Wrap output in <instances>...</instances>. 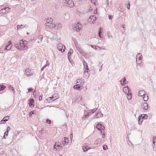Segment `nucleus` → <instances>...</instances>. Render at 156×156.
<instances>
[{
  "label": "nucleus",
  "instance_id": "cd10ccee",
  "mask_svg": "<svg viewBox=\"0 0 156 156\" xmlns=\"http://www.w3.org/2000/svg\"><path fill=\"white\" fill-rule=\"evenodd\" d=\"M143 96H144V97H143V98L144 100V101H146L148 100V96L147 94H145V95H144Z\"/></svg>",
  "mask_w": 156,
  "mask_h": 156
},
{
  "label": "nucleus",
  "instance_id": "79ce46f5",
  "mask_svg": "<svg viewBox=\"0 0 156 156\" xmlns=\"http://www.w3.org/2000/svg\"><path fill=\"white\" fill-rule=\"evenodd\" d=\"M88 72L86 71V70L85 69L84 72V74L85 75H86V77H89V75Z\"/></svg>",
  "mask_w": 156,
  "mask_h": 156
},
{
  "label": "nucleus",
  "instance_id": "680f3d73",
  "mask_svg": "<svg viewBox=\"0 0 156 156\" xmlns=\"http://www.w3.org/2000/svg\"><path fill=\"white\" fill-rule=\"evenodd\" d=\"M102 29V28H99V33H101V31Z\"/></svg>",
  "mask_w": 156,
  "mask_h": 156
},
{
  "label": "nucleus",
  "instance_id": "f3484780",
  "mask_svg": "<svg viewBox=\"0 0 156 156\" xmlns=\"http://www.w3.org/2000/svg\"><path fill=\"white\" fill-rule=\"evenodd\" d=\"M30 70L29 68H28L27 69H26L25 70V72L26 73V74L28 76H31L32 75V73H30Z\"/></svg>",
  "mask_w": 156,
  "mask_h": 156
},
{
  "label": "nucleus",
  "instance_id": "2f4dec72",
  "mask_svg": "<svg viewBox=\"0 0 156 156\" xmlns=\"http://www.w3.org/2000/svg\"><path fill=\"white\" fill-rule=\"evenodd\" d=\"M140 115L141 116V117L143 118V119H147L148 117L147 115L146 114H141Z\"/></svg>",
  "mask_w": 156,
  "mask_h": 156
},
{
  "label": "nucleus",
  "instance_id": "a19ab883",
  "mask_svg": "<svg viewBox=\"0 0 156 156\" xmlns=\"http://www.w3.org/2000/svg\"><path fill=\"white\" fill-rule=\"evenodd\" d=\"M156 139V137L155 136H154L153 138V144H155V140Z\"/></svg>",
  "mask_w": 156,
  "mask_h": 156
},
{
  "label": "nucleus",
  "instance_id": "a878e982",
  "mask_svg": "<svg viewBox=\"0 0 156 156\" xmlns=\"http://www.w3.org/2000/svg\"><path fill=\"white\" fill-rule=\"evenodd\" d=\"M101 140L100 138H98L94 142V144L97 145L98 144H100L101 142Z\"/></svg>",
  "mask_w": 156,
  "mask_h": 156
},
{
  "label": "nucleus",
  "instance_id": "a18cd8bd",
  "mask_svg": "<svg viewBox=\"0 0 156 156\" xmlns=\"http://www.w3.org/2000/svg\"><path fill=\"white\" fill-rule=\"evenodd\" d=\"M103 149L104 150H105L108 149V147L106 145H105L103 146Z\"/></svg>",
  "mask_w": 156,
  "mask_h": 156
},
{
  "label": "nucleus",
  "instance_id": "2eb2a0df",
  "mask_svg": "<svg viewBox=\"0 0 156 156\" xmlns=\"http://www.w3.org/2000/svg\"><path fill=\"white\" fill-rule=\"evenodd\" d=\"M45 24L46 26H48V27H49L50 28H54V25L52 23V21H50V23L48 22V21H46Z\"/></svg>",
  "mask_w": 156,
  "mask_h": 156
},
{
  "label": "nucleus",
  "instance_id": "7c9ffc66",
  "mask_svg": "<svg viewBox=\"0 0 156 156\" xmlns=\"http://www.w3.org/2000/svg\"><path fill=\"white\" fill-rule=\"evenodd\" d=\"M123 91L125 90L126 91H127L126 90H127L128 92H129V91L131 90L129 89L128 86H127L123 87Z\"/></svg>",
  "mask_w": 156,
  "mask_h": 156
},
{
  "label": "nucleus",
  "instance_id": "864d4df0",
  "mask_svg": "<svg viewBox=\"0 0 156 156\" xmlns=\"http://www.w3.org/2000/svg\"><path fill=\"white\" fill-rule=\"evenodd\" d=\"M101 131L102 132V130L105 129V127L104 126H102V125H101Z\"/></svg>",
  "mask_w": 156,
  "mask_h": 156
},
{
  "label": "nucleus",
  "instance_id": "6ab92c4d",
  "mask_svg": "<svg viewBox=\"0 0 156 156\" xmlns=\"http://www.w3.org/2000/svg\"><path fill=\"white\" fill-rule=\"evenodd\" d=\"M120 82L122 86H125L126 84L128 82L126 81V77H124L123 79V83H122V80L120 81Z\"/></svg>",
  "mask_w": 156,
  "mask_h": 156
},
{
  "label": "nucleus",
  "instance_id": "f03ea898",
  "mask_svg": "<svg viewBox=\"0 0 156 156\" xmlns=\"http://www.w3.org/2000/svg\"><path fill=\"white\" fill-rule=\"evenodd\" d=\"M73 29L77 32L80 31L82 27L81 24L79 22L73 24Z\"/></svg>",
  "mask_w": 156,
  "mask_h": 156
},
{
  "label": "nucleus",
  "instance_id": "052dcab7",
  "mask_svg": "<svg viewBox=\"0 0 156 156\" xmlns=\"http://www.w3.org/2000/svg\"><path fill=\"white\" fill-rule=\"evenodd\" d=\"M8 131L5 132L4 133V135H6V136H8Z\"/></svg>",
  "mask_w": 156,
  "mask_h": 156
},
{
  "label": "nucleus",
  "instance_id": "9b49d317",
  "mask_svg": "<svg viewBox=\"0 0 156 156\" xmlns=\"http://www.w3.org/2000/svg\"><path fill=\"white\" fill-rule=\"evenodd\" d=\"M9 116H5L4 117V118L2 119V120L1 121V124H4L6 121L8 120L9 119Z\"/></svg>",
  "mask_w": 156,
  "mask_h": 156
},
{
  "label": "nucleus",
  "instance_id": "de8ad7c7",
  "mask_svg": "<svg viewBox=\"0 0 156 156\" xmlns=\"http://www.w3.org/2000/svg\"><path fill=\"white\" fill-rule=\"evenodd\" d=\"M56 37L54 36H53L51 38V40H56Z\"/></svg>",
  "mask_w": 156,
  "mask_h": 156
},
{
  "label": "nucleus",
  "instance_id": "338daca9",
  "mask_svg": "<svg viewBox=\"0 0 156 156\" xmlns=\"http://www.w3.org/2000/svg\"><path fill=\"white\" fill-rule=\"evenodd\" d=\"M91 1L92 2H94L95 4L96 2V0H91Z\"/></svg>",
  "mask_w": 156,
  "mask_h": 156
},
{
  "label": "nucleus",
  "instance_id": "c03bdc74",
  "mask_svg": "<svg viewBox=\"0 0 156 156\" xmlns=\"http://www.w3.org/2000/svg\"><path fill=\"white\" fill-rule=\"evenodd\" d=\"M46 122L47 123L50 124L51 123V121L48 119H47L46 120Z\"/></svg>",
  "mask_w": 156,
  "mask_h": 156
},
{
  "label": "nucleus",
  "instance_id": "c756f323",
  "mask_svg": "<svg viewBox=\"0 0 156 156\" xmlns=\"http://www.w3.org/2000/svg\"><path fill=\"white\" fill-rule=\"evenodd\" d=\"M4 9L5 11V12L6 13H7L9 12L10 11V10L11 9V8H9V7H6L4 8Z\"/></svg>",
  "mask_w": 156,
  "mask_h": 156
},
{
  "label": "nucleus",
  "instance_id": "c85d7f7f",
  "mask_svg": "<svg viewBox=\"0 0 156 156\" xmlns=\"http://www.w3.org/2000/svg\"><path fill=\"white\" fill-rule=\"evenodd\" d=\"M73 88L76 90H79V89L80 88V86L79 84H77L76 85L74 86Z\"/></svg>",
  "mask_w": 156,
  "mask_h": 156
},
{
  "label": "nucleus",
  "instance_id": "39448f33",
  "mask_svg": "<svg viewBox=\"0 0 156 156\" xmlns=\"http://www.w3.org/2000/svg\"><path fill=\"white\" fill-rule=\"evenodd\" d=\"M96 19V17L95 15L91 16L90 17V18L88 19V21L90 23H94L95 20Z\"/></svg>",
  "mask_w": 156,
  "mask_h": 156
},
{
  "label": "nucleus",
  "instance_id": "6e6552de",
  "mask_svg": "<svg viewBox=\"0 0 156 156\" xmlns=\"http://www.w3.org/2000/svg\"><path fill=\"white\" fill-rule=\"evenodd\" d=\"M142 56L140 53H139L136 56V62H137V59H138V60L140 61L139 63H137V64H140L141 62V60L142 59Z\"/></svg>",
  "mask_w": 156,
  "mask_h": 156
},
{
  "label": "nucleus",
  "instance_id": "f704fd0d",
  "mask_svg": "<svg viewBox=\"0 0 156 156\" xmlns=\"http://www.w3.org/2000/svg\"><path fill=\"white\" fill-rule=\"evenodd\" d=\"M91 46L92 48H94L95 49H97L98 48H99V49L100 50L101 48L98 46H95L94 45H91Z\"/></svg>",
  "mask_w": 156,
  "mask_h": 156
},
{
  "label": "nucleus",
  "instance_id": "8fccbe9b",
  "mask_svg": "<svg viewBox=\"0 0 156 156\" xmlns=\"http://www.w3.org/2000/svg\"><path fill=\"white\" fill-rule=\"evenodd\" d=\"M52 20L51 19V18H50L48 19L46 21H48V22H50V21H52L51 20Z\"/></svg>",
  "mask_w": 156,
  "mask_h": 156
},
{
  "label": "nucleus",
  "instance_id": "412c9836",
  "mask_svg": "<svg viewBox=\"0 0 156 156\" xmlns=\"http://www.w3.org/2000/svg\"><path fill=\"white\" fill-rule=\"evenodd\" d=\"M145 92L144 90H140L139 91L138 93V96H143L145 94Z\"/></svg>",
  "mask_w": 156,
  "mask_h": 156
},
{
  "label": "nucleus",
  "instance_id": "f257e3e1",
  "mask_svg": "<svg viewBox=\"0 0 156 156\" xmlns=\"http://www.w3.org/2000/svg\"><path fill=\"white\" fill-rule=\"evenodd\" d=\"M63 3V5L70 8H72L74 6V3L72 0H64Z\"/></svg>",
  "mask_w": 156,
  "mask_h": 156
},
{
  "label": "nucleus",
  "instance_id": "dca6fc26",
  "mask_svg": "<svg viewBox=\"0 0 156 156\" xmlns=\"http://www.w3.org/2000/svg\"><path fill=\"white\" fill-rule=\"evenodd\" d=\"M142 107L145 110H147L148 108V105L147 103L145 102L141 105Z\"/></svg>",
  "mask_w": 156,
  "mask_h": 156
},
{
  "label": "nucleus",
  "instance_id": "58836bf2",
  "mask_svg": "<svg viewBox=\"0 0 156 156\" xmlns=\"http://www.w3.org/2000/svg\"><path fill=\"white\" fill-rule=\"evenodd\" d=\"M89 116V114H88L87 115H84L82 117V119L83 120H85L86 118H87Z\"/></svg>",
  "mask_w": 156,
  "mask_h": 156
},
{
  "label": "nucleus",
  "instance_id": "7ed1b4c3",
  "mask_svg": "<svg viewBox=\"0 0 156 156\" xmlns=\"http://www.w3.org/2000/svg\"><path fill=\"white\" fill-rule=\"evenodd\" d=\"M57 48L58 50L61 51L62 52H64L66 49L65 46L61 43L58 44L57 46Z\"/></svg>",
  "mask_w": 156,
  "mask_h": 156
},
{
  "label": "nucleus",
  "instance_id": "a211bd4d",
  "mask_svg": "<svg viewBox=\"0 0 156 156\" xmlns=\"http://www.w3.org/2000/svg\"><path fill=\"white\" fill-rule=\"evenodd\" d=\"M140 115H139L138 118V123L139 125L141 124L143 120V118Z\"/></svg>",
  "mask_w": 156,
  "mask_h": 156
},
{
  "label": "nucleus",
  "instance_id": "aec40b11",
  "mask_svg": "<svg viewBox=\"0 0 156 156\" xmlns=\"http://www.w3.org/2000/svg\"><path fill=\"white\" fill-rule=\"evenodd\" d=\"M127 98L128 100H130L132 98V94L131 92V90L129 91L127 94Z\"/></svg>",
  "mask_w": 156,
  "mask_h": 156
},
{
  "label": "nucleus",
  "instance_id": "4468645a",
  "mask_svg": "<svg viewBox=\"0 0 156 156\" xmlns=\"http://www.w3.org/2000/svg\"><path fill=\"white\" fill-rule=\"evenodd\" d=\"M83 63L84 66V67L85 68V69L86 70V71L87 72H88V71H89V69L88 68V65L86 62L85 61L83 60Z\"/></svg>",
  "mask_w": 156,
  "mask_h": 156
},
{
  "label": "nucleus",
  "instance_id": "0eeeda50",
  "mask_svg": "<svg viewBox=\"0 0 156 156\" xmlns=\"http://www.w3.org/2000/svg\"><path fill=\"white\" fill-rule=\"evenodd\" d=\"M21 41H20V49L21 50H26L28 48V46L27 45H25L24 44H23V45H21L22 44V43H21Z\"/></svg>",
  "mask_w": 156,
  "mask_h": 156
},
{
  "label": "nucleus",
  "instance_id": "ea45409f",
  "mask_svg": "<svg viewBox=\"0 0 156 156\" xmlns=\"http://www.w3.org/2000/svg\"><path fill=\"white\" fill-rule=\"evenodd\" d=\"M20 44H15V46L16 47L19 49L20 50H21V49H20V46L19 45Z\"/></svg>",
  "mask_w": 156,
  "mask_h": 156
},
{
  "label": "nucleus",
  "instance_id": "69168bd1",
  "mask_svg": "<svg viewBox=\"0 0 156 156\" xmlns=\"http://www.w3.org/2000/svg\"><path fill=\"white\" fill-rule=\"evenodd\" d=\"M101 33H98L99 34H98V35L99 36V37H100L101 38H102L103 37H101Z\"/></svg>",
  "mask_w": 156,
  "mask_h": 156
},
{
  "label": "nucleus",
  "instance_id": "393cba45",
  "mask_svg": "<svg viewBox=\"0 0 156 156\" xmlns=\"http://www.w3.org/2000/svg\"><path fill=\"white\" fill-rule=\"evenodd\" d=\"M76 82L77 83H79L78 84H80L79 85H82L83 84L84 82L83 80L80 79L77 80Z\"/></svg>",
  "mask_w": 156,
  "mask_h": 156
},
{
  "label": "nucleus",
  "instance_id": "423d86ee",
  "mask_svg": "<svg viewBox=\"0 0 156 156\" xmlns=\"http://www.w3.org/2000/svg\"><path fill=\"white\" fill-rule=\"evenodd\" d=\"M12 44H11V41H9L6 44L5 47L4 49L5 50H9L11 49Z\"/></svg>",
  "mask_w": 156,
  "mask_h": 156
},
{
  "label": "nucleus",
  "instance_id": "09e8293b",
  "mask_svg": "<svg viewBox=\"0 0 156 156\" xmlns=\"http://www.w3.org/2000/svg\"><path fill=\"white\" fill-rule=\"evenodd\" d=\"M130 2H128V4L127 5V9H130Z\"/></svg>",
  "mask_w": 156,
  "mask_h": 156
},
{
  "label": "nucleus",
  "instance_id": "e2e57ef3",
  "mask_svg": "<svg viewBox=\"0 0 156 156\" xmlns=\"http://www.w3.org/2000/svg\"><path fill=\"white\" fill-rule=\"evenodd\" d=\"M36 90H35L34 93H33V94H34V96L35 95V96H36V92L35 91Z\"/></svg>",
  "mask_w": 156,
  "mask_h": 156
},
{
  "label": "nucleus",
  "instance_id": "49530a36",
  "mask_svg": "<svg viewBox=\"0 0 156 156\" xmlns=\"http://www.w3.org/2000/svg\"><path fill=\"white\" fill-rule=\"evenodd\" d=\"M107 34L108 38H110L111 37H110V32H108Z\"/></svg>",
  "mask_w": 156,
  "mask_h": 156
},
{
  "label": "nucleus",
  "instance_id": "4be33fe9",
  "mask_svg": "<svg viewBox=\"0 0 156 156\" xmlns=\"http://www.w3.org/2000/svg\"><path fill=\"white\" fill-rule=\"evenodd\" d=\"M101 124L100 123H98L97 124L96 126V128L98 130H99L101 133H102L101 130Z\"/></svg>",
  "mask_w": 156,
  "mask_h": 156
},
{
  "label": "nucleus",
  "instance_id": "5701e85b",
  "mask_svg": "<svg viewBox=\"0 0 156 156\" xmlns=\"http://www.w3.org/2000/svg\"><path fill=\"white\" fill-rule=\"evenodd\" d=\"M7 14L5 10L4 9V8H2L1 10H0V14L2 15H5Z\"/></svg>",
  "mask_w": 156,
  "mask_h": 156
},
{
  "label": "nucleus",
  "instance_id": "72a5a7b5",
  "mask_svg": "<svg viewBox=\"0 0 156 156\" xmlns=\"http://www.w3.org/2000/svg\"><path fill=\"white\" fill-rule=\"evenodd\" d=\"M43 38V37L42 35H40L39 36L38 39H39V41H38V43L41 42L42 41Z\"/></svg>",
  "mask_w": 156,
  "mask_h": 156
},
{
  "label": "nucleus",
  "instance_id": "b1692460",
  "mask_svg": "<svg viewBox=\"0 0 156 156\" xmlns=\"http://www.w3.org/2000/svg\"><path fill=\"white\" fill-rule=\"evenodd\" d=\"M103 114L101 112L97 113L95 115V118H97L99 117H101L102 116Z\"/></svg>",
  "mask_w": 156,
  "mask_h": 156
},
{
  "label": "nucleus",
  "instance_id": "603ef678",
  "mask_svg": "<svg viewBox=\"0 0 156 156\" xmlns=\"http://www.w3.org/2000/svg\"><path fill=\"white\" fill-rule=\"evenodd\" d=\"M97 108H95L92 110V113H94L95 111L97 110Z\"/></svg>",
  "mask_w": 156,
  "mask_h": 156
},
{
  "label": "nucleus",
  "instance_id": "1a4fd4ad",
  "mask_svg": "<svg viewBox=\"0 0 156 156\" xmlns=\"http://www.w3.org/2000/svg\"><path fill=\"white\" fill-rule=\"evenodd\" d=\"M69 139L68 138L64 137L62 139V143L64 146L67 145L68 144Z\"/></svg>",
  "mask_w": 156,
  "mask_h": 156
},
{
  "label": "nucleus",
  "instance_id": "9d476101",
  "mask_svg": "<svg viewBox=\"0 0 156 156\" xmlns=\"http://www.w3.org/2000/svg\"><path fill=\"white\" fill-rule=\"evenodd\" d=\"M90 148V147L87 145V144H85L84 146H83L82 149L83 151L85 152L87 151Z\"/></svg>",
  "mask_w": 156,
  "mask_h": 156
},
{
  "label": "nucleus",
  "instance_id": "bf43d9fd",
  "mask_svg": "<svg viewBox=\"0 0 156 156\" xmlns=\"http://www.w3.org/2000/svg\"><path fill=\"white\" fill-rule=\"evenodd\" d=\"M10 127L9 126L7 128V131H8V132H9V131L10 130Z\"/></svg>",
  "mask_w": 156,
  "mask_h": 156
},
{
  "label": "nucleus",
  "instance_id": "3c124183",
  "mask_svg": "<svg viewBox=\"0 0 156 156\" xmlns=\"http://www.w3.org/2000/svg\"><path fill=\"white\" fill-rule=\"evenodd\" d=\"M28 92H31L33 90V89L32 88H29L28 89Z\"/></svg>",
  "mask_w": 156,
  "mask_h": 156
},
{
  "label": "nucleus",
  "instance_id": "5fc2aeb1",
  "mask_svg": "<svg viewBox=\"0 0 156 156\" xmlns=\"http://www.w3.org/2000/svg\"><path fill=\"white\" fill-rule=\"evenodd\" d=\"M13 87H12V85H9L8 86V88L9 89H12V88H13Z\"/></svg>",
  "mask_w": 156,
  "mask_h": 156
},
{
  "label": "nucleus",
  "instance_id": "e433bc0d",
  "mask_svg": "<svg viewBox=\"0 0 156 156\" xmlns=\"http://www.w3.org/2000/svg\"><path fill=\"white\" fill-rule=\"evenodd\" d=\"M5 86L4 85H0V90H4L5 89Z\"/></svg>",
  "mask_w": 156,
  "mask_h": 156
},
{
  "label": "nucleus",
  "instance_id": "6e6d98bb",
  "mask_svg": "<svg viewBox=\"0 0 156 156\" xmlns=\"http://www.w3.org/2000/svg\"><path fill=\"white\" fill-rule=\"evenodd\" d=\"M34 114V112L31 111L29 113V115L30 116H31V115Z\"/></svg>",
  "mask_w": 156,
  "mask_h": 156
},
{
  "label": "nucleus",
  "instance_id": "ddd939ff",
  "mask_svg": "<svg viewBox=\"0 0 156 156\" xmlns=\"http://www.w3.org/2000/svg\"><path fill=\"white\" fill-rule=\"evenodd\" d=\"M29 106L31 107H33L34 106V101L33 98H31L29 100Z\"/></svg>",
  "mask_w": 156,
  "mask_h": 156
},
{
  "label": "nucleus",
  "instance_id": "f8f14e48",
  "mask_svg": "<svg viewBox=\"0 0 156 156\" xmlns=\"http://www.w3.org/2000/svg\"><path fill=\"white\" fill-rule=\"evenodd\" d=\"M62 26V25L60 23H56L54 25V27H55L56 29H60Z\"/></svg>",
  "mask_w": 156,
  "mask_h": 156
},
{
  "label": "nucleus",
  "instance_id": "c9c22d12",
  "mask_svg": "<svg viewBox=\"0 0 156 156\" xmlns=\"http://www.w3.org/2000/svg\"><path fill=\"white\" fill-rule=\"evenodd\" d=\"M77 50L78 51L81 53L83 51V50L80 47H77Z\"/></svg>",
  "mask_w": 156,
  "mask_h": 156
},
{
  "label": "nucleus",
  "instance_id": "bb28decb",
  "mask_svg": "<svg viewBox=\"0 0 156 156\" xmlns=\"http://www.w3.org/2000/svg\"><path fill=\"white\" fill-rule=\"evenodd\" d=\"M20 41H21V43H22V44H21V45H23V44L27 45L28 43L27 41H26V40H23V39L20 40Z\"/></svg>",
  "mask_w": 156,
  "mask_h": 156
},
{
  "label": "nucleus",
  "instance_id": "473e14b6",
  "mask_svg": "<svg viewBox=\"0 0 156 156\" xmlns=\"http://www.w3.org/2000/svg\"><path fill=\"white\" fill-rule=\"evenodd\" d=\"M73 52V49L71 48L70 49L67 54L68 57Z\"/></svg>",
  "mask_w": 156,
  "mask_h": 156
},
{
  "label": "nucleus",
  "instance_id": "13d9d810",
  "mask_svg": "<svg viewBox=\"0 0 156 156\" xmlns=\"http://www.w3.org/2000/svg\"><path fill=\"white\" fill-rule=\"evenodd\" d=\"M108 18L109 19H112L113 18V16H112L109 15Z\"/></svg>",
  "mask_w": 156,
  "mask_h": 156
},
{
  "label": "nucleus",
  "instance_id": "37998d69",
  "mask_svg": "<svg viewBox=\"0 0 156 156\" xmlns=\"http://www.w3.org/2000/svg\"><path fill=\"white\" fill-rule=\"evenodd\" d=\"M25 27V26L22 25H17V30H18L19 28H23V27Z\"/></svg>",
  "mask_w": 156,
  "mask_h": 156
},
{
  "label": "nucleus",
  "instance_id": "4d7b16f0",
  "mask_svg": "<svg viewBox=\"0 0 156 156\" xmlns=\"http://www.w3.org/2000/svg\"><path fill=\"white\" fill-rule=\"evenodd\" d=\"M42 96H40L39 97V101H41L42 99Z\"/></svg>",
  "mask_w": 156,
  "mask_h": 156
},
{
  "label": "nucleus",
  "instance_id": "774afa93",
  "mask_svg": "<svg viewBox=\"0 0 156 156\" xmlns=\"http://www.w3.org/2000/svg\"><path fill=\"white\" fill-rule=\"evenodd\" d=\"M82 53V55H86V53L85 52H84L83 51L81 53Z\"/></svg>",
  "mask_w": 156,
  "mask_h": 156
},
{
  "label": "nucleus",
  "instance_id": "20e7f679",
  "mask_svg": "<svg viewBox=\"0 0 156 156\" xmlns=\"http://www.w3.org/2000/svg\"><path fill=\"white\" fill-rule=\"evenodd\" d=\"M58 98V96H57L56 94H54L52 96V97L47 98L46 100L48 101L50 103L52 102V101H51V100L52 101H54L57 99Z\"/></svg>",
  "mask_w": 156,
  "mask_h": 156
},
{
  "label": "nucleus",
  "instance_id": "0e129e2a",
  "mask_svg": "<svg viewBox=\"0 0 156 156\" xmlns=\"http://www.w3.org/2000/svg\"><path fill=\"white\" fill-rule=\"evenodd\" d=\"M11 90H12V91L13 92V94H14L15 92V90H14L13 88Z\"/></svg>",
  "mask_w": 156,
  "mask_h": 156
},
{
  "label": "nucleus",
  "instance_id": "4c0bfd02",
  "mask_svg": "<svg viewBox=\"0 0 156 156\" xmlns=\"http://www.w3.org/2000/svg\"><path fill=\"white\" fill-rule=\"evenodd\" d=\"M55 145H56V146H57L58 147H61L62 148V146H60L61 144L59 142H56L55 143Z\"/></svg>",
  "mask_w": 156,
  "mask_h": 156
}]
</instances>
